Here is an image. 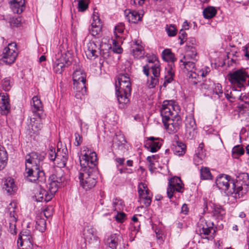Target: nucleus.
I'll return each instance as SVG.
<instances>
[{"instance_id": "nucleus-1", "label": "nucleus", "mask_w": 249, "mask_h": 249, "mask_svg": "<svg viewBox=\"0 0 249 249\" xmlns=\"http://www.w3.org/2000/svg\"><path fill=\"white\" fill-rule=\"evenodd\" d=\"M81 155L79 160L82 168L78 178L81 186L87 191L93 188L97 182L95 173L97 158L95 152L86 146L83 147Z\"/></svg>"}, {"instance_id": "nucleus-2", "label": "nucleus", "mask_w": 249, "mask_h": 249, "mask_svg": "<svg viewBox=\"0 0 249 249\" xmlns=\"http://www.w3.org/2000/svg\"><path fill=\"white\" fill-rule=\"evenodd\" d=\"M179 106L173 101H165L160 108L162 123L168 133H176L180 128L182 120L178 115Z\"/></svg>"}, {"instance_id": "nucleus-3", "label": "nucleus", "mask_w": 249, "mask_h": 249, "mask_svg": "<svg viewBox=\"0 0 249 249\" xmlns=\"http://www.w3.org/2000/svg\"><path fill=\"white\" fill-rule=\"evenodd\" d=\"M65 179L61 169L52 174L49 179L48 192L41 189L36 197L37 201L48 202L52 199L58 189L63 185Z\"/></svg>"}, {"instance_id": "nucleus-4", "label": "nucleus", "mask_w": 249, "mask_h": 249, "mask_svg": "<svg viewBox=\"0 0 249 249\" xmlns=\"http://www.w3.org/2000/svg\"><path fill=\"white\" fill-rule=\"evenodd\" d=\"M215 183L219 190L223 191L227 195H233V196L240 197L243 196L242 186L236 187V184L231 176L222 175L215 180Z\"/></svg>"}, {"instance_id": "nucleus-5", "label": "nucleus", "mask_w": 249, "mask_h": 249, "mask_svg": "<svg viewBox=\"0 0 249 249\" xmlns=\"http://www.w3.org/2000/svg\"><path fill=\"white\" fill-rule=\"evenodd\" d=\"M73 69L72 78L74 89L76 91L75 97L77 99H82L86 93V75L80 63L76 64Z\"/></svg>"}, {"instance_id": "nucleus-6", "label": "nucleus", "mask_w": 249, "mask_h": 249, "mask_svg": "<svg viewBox=\"0 0 249 249\" xmlns=\"http://www.w3.org/2000/svg\"><path fill=\"white\" fill-rule=\"evenodd\" d=\"M148 64L143 67V72L147 76H149L151 70L152 76L148 79L147 84L148 87L150 88H154L159 82L160 76V62L155 57L152 59H148Z\"/></svg>"}, {"instance_id": "nucleus-7", "label": "nucleus", "mask_w": 249, "mask_h": 249, "mask_svg": "<svg viewBox=\"0 0 249 249\" xmlns=\"http://www.w3.org/2000/svg\"><path fill=\"white\" fill-rule=\"evenodd\" d=\"M71 63V53L69 51L58 53L53 63V71L55 73L61 74L64 68L70 66Z\"/></svg>"}, {"instance_id": "nucleus-8", "label": "nucleus", "mask_w": 249, "mask_h": 249, "mask_svg": "<svg viewBox=\"0 0 249 249\" xmlns=\"http://www.w3.org/2000/svg\"><path fill=\"white\" fill-rule=\"evenodd\" d=\"M30 166V168L26 167L25 176L27 179L30 182L38 183L43 182L46 178L43 168H36Z\"/></svg>"}, {"instance_id": "nucleus-9", "label": "nucleus", "mask_w": 249, "mask_h": 249, "mask_svg": "<svg viewBox=\"0 0 249 249\" xmlns=\"http://www.w3.org/2000/svg\"><path fill=\"white\" fill-rule=\"evenodd\" d=\"M249 75L245 70L241 69L237 70L228 75V78L230 82L234 86H236L240 89L244 87V84Z\"/></svg>"}, {"instance_id": "nucleus-10", "label": "nucleus", "mask_w": 249, "mask_h": 249, "mask_svg": "<svg viewBox=\"0 0 249 249\" xmlns=\"http://www.w3.org/2000/svg\"><path fill=\"white\" fill-rule=\"evenodd\" d=\"M45 154L43 152L39 153L32 152L26 156V167L30 166L36 168H43V160Z\"/></svg>"}, {"instance_id": "nucleus-11", "label": "nucleus", "mask_w": 249, "mask_h": 249, "mask_svg": "<svg viewBox=\"0 0 249 249\" xmlns=\"http://www.w3.org/2000/svg\"><path fill=\"white\" fill-rule=\"evenodd\" d=\"M182 181L179 178L174 177L171 178L169 180L167 189L168 197L171 199L175 193H182L184 191Z\"/></svg>"}, {"instance_id": "nucleus-12", "label": "nucleus", "mask_w": 249, "mask_h": 249, "mask_svg": "<svg viewBox=\"0 0 249 249\" xmlns=\"http://www.w3.org/2000/svg\"><path fill=\"white\" fill-rule=\"evenodd\" d=\"M17 44L13 42L8 44V46L5 47L3 51V56H1V59L3 62L7 64L13 63L18 55L17 52Z\"/></svg>"}, {"instance_id": "nucleus-13", "label": "nucleus", "mask_w": 249, "mask_h": 249, "mask_svg": "<svg viewBox=\"0 0 249 249\" xmlns=\"http://www.w3.org/2000/svg\"><path fill=\"white\" fill-rule=\"evenodd\" d=\"M198 229L197 231L199 232L201 238L210 239L213 238V235L215 232V229L211 226L210 223L209 224L203 220H200L198 224Z\"/></svg>"}, {"instance_id": "nucleus-14", "label": "nucleus", "mask_w": 249, "mask_h": 249, "mask_svg": "<svg viewBox=\"0 0 249 249\" xmlns=\"http://www.w3.org/2000/svg\"><path fill=\"white\" fill-rule=\"evenodd\" d=\"M17 208V204L15 202H11L8 207L9 219L7 224L8 231L12 234H16L17 233L16 228L17 217L15 210Z\"/></svg>"}, {"instance_id": "nucleus-15", "label": "nucleus", "mask_w": 249, "mask_h": 249, "mask_svg": "<svg viewBox=\"0 0 249 249\" xmlns=\"http://www.w3.org/2000/svg\"><path fill=\"white\" fill-rule=\"evenodd\" d=\"M102 23L98 13L94 12L92 15V22L89 28V31L92 36H99L102 32Z\"/></svg>"}, {"instance_id": "nucleus-16", "label": "nucleus", "mask_w": 249, "mask_h": 249, "mask_svg": "<svg viewBox=\"0 0 249 249\" xmlns=\"http://www.w3.org/2000/svg\"><path fill=\"white\" fill-rule=\"evenodd\" d=\"M161 143L159 138L150 137L144 142V147L150 152L154 153L158 151L161 147Z\"/></svg>"}, {"instance_id": "nucleus-17", "label": "nucleus", "mask_w": 249, "mask_h": 249, "mask_svg": "<svg viewBox=\"0 0 249 249\" xmlns=\"http://www.w3.org/2000/svg\"><path fill=\"white\" fill-rule=\"evenodd\" d=\"M142 187L143 189L140 187H139L138 192L140 201L143 203L145 206L147 207L151 204L152 196L147 187L145 186L144 184L142 185Z\"/></svg>"}, {"instance_id": "nucleus-18", "label": "nucleus", "mask_w": 249, "mask_h": 249, "mask_svg": "<svg viewBox=\"0 0 249 249\" xmlns=\"http://www.w3.org/2000/svg\"><path fill=\"white\" fill-rule=\"evenodd\" d=\"M249 183V176L248 173L244 172L239 173L237 176V182L236 183V187L238 186H242L243 195L247 191L248 184Z\"/></svg>"}, {"instance_id": "nucleus-19", "label": "nucleus", "mask_w": 249, "mask_h": 249, "mask_svg": "<svg viewBox=\"0 0 249 249\" xmlns=\"http://www.w3.org/2000/svg\"><path fill=\"white\" fill-rule=\"evenodd\" d=\"M9 99L6 93L0 94V113L6 115L10 110Z\"/></svg>"}, {"instance_id": "nucleus-20", "label": "nucleus", "mask_w": 249, "mask_h": 249, "mask_svg": "<svg viewBox=\"0 0 249 249\" xmlns=\"http://www.w3.org/2000/svg\"><path fill=\"white\" fill-rule=\"evenodd\" d=\"M99 51V45H97L93 41H89L87 44V50L85 53L88 58L94 59L98 56Z\"/></svg>"}, {"instance_id": "nucleus-21", "label": "nucleus", "mask_w": 249, "mask_h": 249, "mask_svg": "<svg viewBox=\"0 0 249 249\" xmlns=\"http://www.w3.org/2000/svg\"><path fill=\"white\" fill-rule=\"evenodd\" d=\"M183 59L185 60H191V61H197L198 56L196 49L194 46L186 45L185 47V53Z\"/></svg>"}, {"instance_id": "nucleus-22", "label": "nucleus", "mask_w": 249, "mask_h": 249, "mask_svg": "<svg viewBox=\"0 0 249 249\" xmlns=\"http://www.w3.org/2000/svg\"><path fill=\"white\" fill-rule=\"evenodd\" d=\"M57 160L56 161L58 164H60L62 167H64L66 165V163L68 158V150L66 147L62 149L57 148L56 152Z\"/></svg>"}, {"instance_id": "nucleus-23", "label": "nucleus", "mask_w": 249, "mask_h": 249, "mask_svg": "<svg viewBox=\"0 0 249 249\" xmlns=\"http://www.w3.org/2000/svg\"><path fill=\"white\" fill-rule=\"evenodd\" d=\"M10 6L14 13L21 14L25 8V0H11Z\"/></svg>"}, {"instance_id": "nucleus-24", "label": "nucleus", "mask_w": 249, "mask_h": 249, "mask_svg": "<svg viewBox=\"0 0 249 249\" xmlns=\"http://www.w3.org/2000/svg\"><path fill=\"white\" fill-rule=\"evenodd\" d=\"M36 115L37 116V118H33L31 119L30 126V127H31L34 133L37 132L42 128L40 113H37Z\"/></svg>"}, {"instance_id": "nucleus-25", "label": "nucleus", "mask_w": 249, "mask_h": 249, "mask_svg": "<svg viewBox=\"0 0 249 249\" xmlns=\"http://www.w3.org/2000/svg\"><path fill=\"white\" fill-rule=\"evenodd\" d=\"M115 86L116 89L124 90L126 94L131 93V86L130 81L125 80L120 81L117 80V81H116Z\"/></svg>"}, {"instance_id": "nucleus-26", "label": "nucleus", "mask_w": 249, "mask_h": 249, "mask_svg": "<svg viewBox=\"0 0 249 249\" xmlns=\"http://www.w3.org/2000/svg\"><path fill=\"white\" fill-rule=\"evenodd\" d=\"M3 188L6 191L8 194H12L17 189L15 181L13 178L8 177L4 181Z\"/></svg>"}, {"instance_id": "nucleus-27", "label": "nucleus", "mask_w": 249, "mask_h": 249, "mask_svg": "<svg viewBox=\"0 0 249 249\" xmlns=\"http://www.w3.org/2000/svg\"><path fill=\"white\" fill-rule=\"evenodd\" d=\"M179 61L180 67L182 69H186L188 72L195 70L196 63L197 61H191V60H185L183 58L181 59Z\"/></svg>"}, {"instance_id": "nucleus-28", "label": "nucleus", "mask_w": 249, "mask_h": 249, "mask_svg": "<svg viewBox=\"0 0 249 249\" xmlns=\"http://www.w3.org/2000/svg\"><path fill=\"white\" fill-rule=\"evenodd\" d=\"M116 90V95L118 101L120 104H122L124 106V104L127 103L129 101L128 96L130 95V93H127L124 92V90Z\"/></svg>"}, {"instance_id": "nucleus-29", "label": "nucleus", "mask_w": 249, "mask_h": 249, "mask_svg": "<svg viewBox=\"0 0 249 249\" xmlns=\"http://www.w3.org/2000/svg\"><path fill=\"white\" fill-rule=\"evenodd\" d=\"M32 106H33V112L36 113H42L43 111V105L42 104L38 97L36 96H35L32 98V102L31 103Z\"/></svg>"}, {"instance_id": "nucleus-30", "label": "nucleus", "mask_w": 249, "mask_h": 249, "mask_svg": "<svg viewBox=\"0 0 249 249\" xmlns=\"http://www.w3.org/2000/svg\"><path fill=\"white\" fill-rule=\"evenodd\" d=\"M8 155L4 148L0 145V171L2 170L6 166Z\"/></svg>"}, {"instance_id": "nucleus-31", "label": "nucleus", "mask_w": 249, "mask_h": 249, "mask_svg": "<svg viewBox=\"0 0 249 249\" xmlns=\"http://www.w3.org/2000/svg\"><path fill=\"white\" fill-rule=\"evenodd\" d=\"M186 145L181 142H177L173 147V151L175 154L181 156L186 152Z\"/></svg>"}, {"instance_id": "nucleus-32", "label": "nucleus", "mask_w": 249, "mask_h": 249, "mask_svg": "<svg viewBox=\"0 0 249 249\" xmlns=\"http://www.w3.org/2000/svg\"><path fill=\"white\" fill-rule=\"evenodd\" d=\"M36 228L37 230L41 232L45 231L46 230V220L40 215H37L36 217Z\"/></svg>"}, {"instance_id": "nucleus-33", "label": "nucleus", "mask_w": 249, "mask_h": 249, "mask_svg": "<svg viewBox=\"0 0 249 249\" xmlns=\"http://www.w3.org/2000/svg\"><path fill=\"white\" fill-rule=\"evenodd\" d=\"M162 57L164 60L172 62V63L176 60L175 54L170 49H165L163 51Z\"/></svg>"}, {"instance_id": "nucleus-34", "label": "nucleus", "mask_w": 249, "mask_h": 249, "mask_svg": "<svg viewBox=\"0 0 249 249\" xmlns=\"http://www.w3.org/2000/svg\"><path fill=\"white\" fill-rule=\"evenodd\" d=\"M112 206L108 209L107 211L110 212H115L118 213L121 211L123 208V202L122 200L115 199L111 203Z\"/></svg>"}, {"instance_id": "nucleus-35", "label": "nucleus", "mask_w": 249, "mask_h": 249, "mask_svg": "<svg viewBox=\"0 0 249 249\" xmlns=\"http://www.w3.org/2000/svg\"><path fill=\"white\" fill-rule=\"evenodd\" d=\"M118 239L116 234H111L107 238L106 241V244L112 249H116L118 245Z\"/></svg>"}, {"instance_id": "nucleus-36", "label": "nucleus", "mask_w": 249, "mask_h": 249, "mask_svg": "<svg viewBox=\"0 0 249 249\" xmlns=\"http://www.w3.org/2000/svg\"><path fill=\"white\" fill-rule=\"evenodd\" d=\"M126 17L128 21L133 23H137L142 18L141 15L135 11H129Z\"/></svg>"}, {"instance_id": "nucleus-37", "label": "nucleus", "mask_w": 249, "mask_h": 249, "mask_svg": "<svg viewBox=\"0 0 249 249\" xmlns=\"http://www.w3.org/2000/svg\"><path fill=\"white\" fill-rule=\"evenodd\" d=\"M18 249H32L35 248L33 246V241H17Z\"/></svg>"}, {"instance_id": "nucleus-38", "label": "nucleus", "mask_w": 249, "mask_h": 249, "mask_svg": "<svg viewBox=\"0 0 249 249\" xmlns=\"http://www.w3.org/2000/svg\"><path fill=\"white\" fill-rule=\"evenodd\" d=\"M216 14V10L213 7L206 8L203 12L204 17L209 19L213 18Z\"/></svg>"}, {"instance_id": "nucleus-39", "label": "nucleus", "mask_w": 249, "mask_h": 249, "mask_svg": "<svg viewBox=\"0 0 249 249\" xmlns=\"http://www.w3.org/2000/svg\"><path fill=\"white\" fill-rule=\"evenodd\" d=\"M174 72L172 68L167 71L164 76V80L162 86L166 87L168 84L171 83L174 79Z\"/></svg>"}, {"instance_id": "nucleus-40", "label": "nucleus", "mask_w": 249, "mask_h": 249, "mask_svg": "<svg viewBox=\"0 0 249 249\" xmlns=\"http://www.w3.org/2000/svg\"><path fill=\"white\" fill-rule=\"evenodd\" d=\"M19 241H33V238L29 231H22L19 235L18 240Z\"/></svg>"}, {"instance_id": "nucleus-41", "label": "nucleus", "mask_w": 249, "mask_h": 249, "mask_svg": "<svg viewBox=\"0 0 249 249\" xmlns=\"http://www.w3.org/2000/svg\"><path fill=\"white\" fill-rule=\"evenodd\" d=\"M240 91V89H234L233 87L232 89V91L229 92L228 90H227L226 92L224 93V95L228 100L231 102H232V100H234L238 98V95H236L235 93Z\"/></svg>"}, {"instance_id": "nucleus-42", "label": "nucleus", "mask_w": 249, "mask_h": 249, "mask_svg": "<svg viewBox=\"0 0 249 249\" xmlns=\"http://www.w3.org/2000/svg\"><path fill=\"white\" fill-rule=\"evenodd\" d=\"M200 177L202 179H210L212 176L210 169L207 167H202L200 169Z\"/></svg>"}, {"instance_id": "nucleus-43", "label": "nucleus", "mask_w": 249, "mask_h": 249, "mask_svg": "<svg viewBox=\"0 0 249 249\" xmlns=\"http://www.w3.org/2000/svg\"><path fill=\"white\" fill-rule=\"evenodd\" d=\"M141 43V41L139 40L133 41L131 44L130 52L133 53L134 52L140 51V49L144 50Z\"/></svg>"}, {"instance_id": "nucleus-44", "label": "nucleus", "mask_w": 249, "mask_h": 249, "mask_svg": "<svg viewBox=\"0 0 249 249\" xmlns=\"http://www.w3.org/2000/svg\"><path fill=\"white\" fill-rule=\"evenodd\" d=\"M196 128V122L194 118H187L185 121V129Z\"/></svg>"}, {"instance_id": "nucleus-45", "label": "nucleus", "mask_w": 249, "mask_h": 249, "mask_svg": "<svg viewBox=\"0 0 249 249\" xmlns=\"http://www.w3.org/2000/svg\"><path fill=\"white\" fill-rule=\"evenodd\" d=\"M196 128L185 129V136L189 140H192L196 134Z\"/></svg>"}, {"instance_id": "nucleus-46", "label": "nucleus", "mask_w": 249, "mask_h": 249, "mask_svg": "<svg viewBox=\"0 0 249 249\" xmlns=\"http://www.w3.org/2000/svg\"><path fill=\"white\" fill-rule=\"evenodd\" d=\"M88 7V0H79L78 9L79 11H84Z\"/></svg>"}, {"instance_id": "nucleus-47", "label": "nucleus", "mask_w": 249, "mask_h": 249, "mask_svg": "<svg viewBox=\"0 0 249 249\" xmlns=\"http://www.w3.org/2000/svg\"><path fill=\"white\" fill-rule=\"evenodd\" d=\"M124 23H120L116 25L114 29V35L116 36V37H119L120 36L117 35V34H122L124 32Z\"/></svg>"}, {"instance_id": "nucleus-48", "label": "nucleus", "mask_w": 249, "mask_h": 249, "mask_svg": "<svg viewBox=\"0 0 249 249\" xmlns=\"http://www.w3.org/2000/svg\"><path fill=\"white\" fill-rule=\"evenodd\" d=\"M233 156L235 158V155L237 156L242 155L244 153V150L240 145L234 146L232 150Z\"/></svg>"}, {"instance_id": "nucleus-49", "label": "nucleus", "mask_w": 249, "mask_h": 249, "mask_svg": "<svg viewBox=\"0 0 249 249\" xmlns=\"http://www.w3.org/2000/svg\"><path fill=\"white\" fill-rule=\"evenodd\" d=\"M166 31L169 36H174L177 34V30L174 25H170L166 27Z\"/></svg>"}, {"instance_id": "nucleus-50", "label": "nucleus", "mask_w": 249, "mask_h": 249, "mask_svg": "<svg viewBox=\"0 0 249 249\" xmlns=\"http://www.w3.org/2000/svg\"><path fill=\"white\" fill-rule=\"evenodd\" d=\"M21 19L20 17L13 18H11L10 25L13 27H18L21 25Z\"/></svg>"}, {"instance_id": "nucleus-51", "label": "nucleus", "mask_w": 249, "mask_h": 249, "mask_svg": "<svg viewBox=\"0 0 249 249\" xmlns=\"http://www.w3.org/2000/svg\"><path fill=\"white\" fill-rule=\"evenodd\" d=\"M203 144L200 143L197 150V152L196 155L197 157L201 160H202L205 157V153L203 151Z\"/></svg>"}, {"instance_id": "nucleus-52", "label": "nucleus", "mask_w": 249, "mask_h": 249, "mask_svg": "<svg viewBox=\"0 0 249 249\" xmlns=\"http://www.w3.org/2000/svg\"><path fill=\"white\" fill-rule=\"evenodd\" d=\"M48 157L51 160L53 161L57 160L56 152H55V149L53 147L50 148Z\"/></svg>"}, {"instance_id": "nucleus-53", "label": "nucleus", "mask_w": 249, "mask_h": 249, "mask_svg": "<svg viewBox=\"0 0 249 249\" xmlns=\"http://www.w3.org/2000/svg\"><path fill=\"white\" fill-rule=\"evenodd\" d=\"M198 74L195 71V70L192 71H189L188 73V77L189 79H195V80H192V83L194 85L196 84L198 82V81L196 80V78L198 77Z\"/></svg>"}, {"instance_id": "nucleus-54", "label": "nucleus", "mask_w": 249, "mask_h": 249, "mask_svg": "<svg viewBox=\"0 0 249 249\" xmlns=\"http://www.w3.org/2000/svg\"><path fill=\"white\" fill-rule=\"evenodd\" d=\"M117 80L120 81H122V80L130 81L128 73L126 72L125 73H120L117 76Z\"/></svg>"}, {"instance_id": "nucleus-55", "label": "nucleus", "mask_w": 249, "mask_h": 249, "mask_svg": "<svg viewBox=\"0 0 249 249\" xmlns=\"http://www.w3.org/2000/svg\"><path fill=\"white\" fill-rule=\"evenodd\" d=\"M225 213L224 210L221 206H215L214 208V214L219 216Z\"/></svg>"}, {"instance_id": "nucleus-56", "label": "nucleus", "mask_w": 249, "mask_h": 249, "mask_svg": "<svg viewBox=\"0 0 249 249\" xmlns=\"http://www.w3.org/2000/svg\"><path fill=\"white\" fill-rule=\"evenodd\" d=\"M2 87L3 89L6 91L10 89L11 88L10 81L8 78H6L3 80Z\"/></svg>"}, {"instance_id": "nucleus-57", "label": "nucleus", "mask_w": 249, "mask_h": 249, "mask_svg": "<svg viewBox=\"0 0 249 249\" xmlns=\"http://www.w3.org/2000/svg\"><path fill=\"white\" fill-rule=\"evenodd\" d=\"M134 57L136 58H141L143 57L144 55V50H141L140 51L134 52L133 53H131Z\"/></svg>"}, {"instance_id": "nucleus-58", "label": "nucleus", "mask_w": 249, "mask_h": 249, "mask_svg": "<svg viewBox=\"0 0 249 249\" xmlns=\"http://www.w3.org/2000/svg\"><path fill=\"white\" fill-rule=\"evenodd\" d=\"M214 92L217 94L219 97H222L223 95V91L222 89V86L219 84H217L214 88Z\"/></svg>"}, {"instance_id": "nucleus-59", "label": "nucleus", "mask_w": 249, "mask_h": 249, "mask_svg": "<svg viewBox=\"0 0 249 249\" xmlns=\"http://www.w3.org/2000/svg\"><path fill=\"white\" fill-rule=\"evenodd\" d=\"M75 145L76 146L80 145L82 142V137L78 133H75Z\"/></svg>"}, {"instance_id": "nucleus-60", "label": "nucleus", "mask_w": 249, "mask_h": 249, "mask_svg": "<svg viewBox=\"0 0 249 249\" xmlns=\"http://www.w3.org/2000/svg\"><path fill=\"white\" fill-rule=\"evenodd\" d=\"M53 213V208L52 207L46 208L44 211V216L46 218L49 217Z\"/></svg>"}, {"instance_id": "nucleus-61", "label": "nucleus", "mask_w": 249, "mask_h": 249, "mask_svg": "<svg viewBox=\"0 0 249 249\" xmlns=\"http://www.w3.org/2000/svg\"><path fill=\"white\" fill-rule=\"evenodd\" d=\"M238 98L237 99L244 101L245 103H248V100H249V92L244 95L242 94L238 96Z\"/></svg>"}, {"instance_id": "nucleus-62", "label": "nucleus", "mask_w": 249, "mask_h": 249, "mask_svg": "<svg viewBox=\"0 0 249 249\" xmlns=\"http://www.w3.org/2000/svg\"><path fill=\"white\" fill-rule=\"evenodd\" d=\"M125 216V214L124 213H118L117 215L116 216V219L117 221L123 222Z\"/></svg>"}, {"instance_id": "nucleus-63", "label": "nucleus", "mask_w": 249, "mask_h": 249, "mask_svg": "<svg viewBox=\"0 0 249 249\" xmlns=\"http://www.w3.org/2000/svg\"><path fill=\"white\" fill-rule=\"evenodd\" d=\"M88 231L89 234L91 235V236L89 235V238L90 239H92V238L96 240H97L98 237L96 236L95 234V230L93 228H90L88 230Z\"/></svg>"}, {"instance_id": "nucleus-64", "label": "nucleus", "mask_w": 249, "mask_h": 249, "mask_svg": "<svg viewBox=\"0 0 249 249\" xmlns=\"http://www.w3.org/2000/svg\"><path fill=\"white\" fill-rule=\"evenodd\" d=\"M158 157V156L157 155H152L151 156H148L146 160L147 161L150 163V165H152L154 164L153 161L156 160Z\"/></svg>"}]
</instances>
